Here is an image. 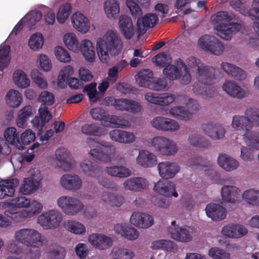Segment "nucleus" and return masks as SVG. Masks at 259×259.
<instances>
[{
	"instance_id": "obj_46",
	"label": "nucleus",
	"mask_w": 259,
	"mask_h": 259,
	"mask_svg": "<svg viewBox=\"0 0 259 259\" xmlns=\"http://www.w3.org/2000/svg\"><path fill=\"white\" fill-rule=\"evenodd\" d=\"M128 65V63L126 60H122L109 68L107 78L109 80L110 83L113 84L118 80L119 73Z\"/></svg>"
},
{
	"instance_id": "obj_26",
	"label": "nucleus",
	"mask_w": 259,
	"mask_h": 259,
	"mask_svg": "<svg viewBox=\"0 0 259 259\" xmlns=\"http://www.w3.org/2000/svg\"><path fill=\"white\" fill-rule=\"evenodd\" d=\"M223 235L232 239H238L245 236L248 230L247 228L239 224H231L224 226L222 229Z\"/></svg>"
},
{
	"instance_id": "obj_22",
	"label": "nucleus",
	"mask_w": 259,
	"mask_h": 259,
	"mask_svg": "<svg viewBox=\"0 0 259 259\" xmlns=\"http://www.w3.org/2000/svg\"><path fill=\"white\" fill-rule=\"evenodd\" d=\"M241 190L234 185H224L221 190L222 200L225 203L236 204L240 202Z\"/></svg>"
},
{
	"instance_id": "obj_51",
	"label": "nucleus",
	"mask_w": 259,
	"mask_h": 259,
	"mask_svg": "<svg viewBox=\"0 0 259 259\" xmlns=\"http://www.w3.org/2000/svg\"><path fill=\"white\" fill-rule=\"evenodd\" d=\"M39 186L36 182H33L31 179L25 178L19 188V192L22 195H30L34 193Z\"/></svg>"
},
{
	"instance_id": "obj_42",
	"label": "nucleus",
	"mask_w": 259,
	"mask_h": 259,
	"mask_svg": "<svg viewBox=\"0 0 259 259\" xmlns=\"http://www.w3.org/2000/svg\"><path fill=\"white\" fill-rule=\"evenodd\" d=\"M62 41L64 46L70 51L78 53V46L80 44L76 34L73 32H67L62 36Z\"/></svg>"
},
{
	"instance_id": "obj_40",
	"label": "nucleus",
	"mask_w": 259,
	"mask_h": 259,
	"mask_svg": "<svg viewBox=\"0 0 259 259\" xmlns=\"http://www.w3.org/2000/svg\"><path fill=\"white\" fill-rule=\"evenodd\" d=\"M187 141L192 147L207 149L211 146L209 140L197 133L190 134L188 137Z\"/></svg>"
},
{
	"instance_id": "obj_38",
	"label": "nucleus",
	"mask_w": 259,
	"mask_h": 259,
	"mask_svg": "<svg viewBox=\"0 0 259 259\" xmlns=\"http://www.w3.org/2000/svg\"><path fill=\"white\" fill-rule=\"evenodd\" d=\"M30 202V199L25 197V195L18 196L8 201L0 202V208L13 207L16 208H25L26 209Z\"/></svg>"
},
{
	"instance_id": "obj_11",
	"label": "nucleus",
	"mask_w": 259,
	"mask_h": 259,
	"mask_svg": "<svg viewBox=\"0 0 259 259\" xmlns=\"http://www.w3.org/2000/svg\"><path fill=\"white\" fill-rule=\"evenodd\" d=\"M163 74L170 79H176L181 78V82L183 84H188L191 80V76L186 64L181 61L177 63L176 66L167 65L163 70Z\"/></svg>"
},
{
	"instance_id": "obj_14",
	"label": "nucleus",
	"mask_w": 259,
	"mask_h": 259,
	"mask_svg": "<svg viewBox=\"0 0 259 259\" xmlns=\"http://www.w3.org/2000/svg\"><path fill=\"white\" fill-rule=\"evenodd\" d=\"M59 184L60 187L64 190L76 191L82 188V180L78 175L67 173L60 177Z\"/></svg>"
},
{
	"instance_id": "obj_59",
	"label": "nucleus",
	"mask_w": 259,
	"mask_h": 259,
	"mask_svg": "<svg viewBox=\"0 0 259 259\" xmlns=\"http://www.w3.org/2000/svg\"><path fill=\"white\" fill-rule=\"evenodd\" d=\"M55 98L54 94L48 91H43L40 93L37 98V101L41 103V106L47 107L53 105Z\"/></svg>"
},
{
	"instance_id": "obj_4",
	"label": "nucleus",
	"mask_w": 259,
	"mask_h": 259,
	"mask_svg": "<svg viewBox=\"0 0 259 259\" xmlns=\"http://www.w3.org/2000/svg\"><path fill=\"white\" fill-rule=\"evenodd\" d=\"M231 20L225 12H218L212 17V21L217 23L215 26L217 33L223 38L227 39L230 34L241 29L239 23H233Z\"/></svg>"
},
{
	"instance_id": "obj_47",
	"label": "nucleus",
	"mask_w": 259,
	"mask_h": 259,
	"mask_svg": "<svg viewBox=\"0 0 259 259\" xmlns=\"http://www.w3.org/2000/svg\"><path fill=\"white\" fill-rule=\"evenodd\" d=\"M13 81L18 88L25 89L30 85V80L26 73L21 69H17L13 73Z\"/></svg>"
},
{
	"instance_id": "obj_33",
	"label": "nucleus",
	"mask_w": 259,
	"mask_h": 259,
	"mask_svg": "<svg viewBox=\"0 0 259 259\" xmlns=\"http://www.w3.org/2000/svg\"><path fill=\"white\" fill-rule=\"evenodd\" d=\"M64 228L68 232L79 236H84L87 233L85 225L76 220H67L63 222Z\"/></svg>"
},
{
	"instance_id": "obj_16",
	"label": "nucleus",
	"mask_w": 259,
	"mask_h": 259,
	"mask_svg": "<svg viewBox=\"0 0 259 259\" xmlns=\"http://www.w3.org/2000/svg\"><path fill=\"white\" fill-rule=\"evenodd\" d=\"M55 157L57 166L64 171L71 170L76 165L71 154L65 148L58 149L56 152Z\"/></svg>"
},
{
	"instance_id": "obj_21",
	"label": "nucleus",
	"mask_w": 259,
	"mask_h": 259,
	"mask_svg": "<svg viewBox=\"0 0 259 259\" xmlns=\"http://www.w3.org/2000/svg\"><path fill=\"white\" fill-rule=\"evenodd\" d=\"M88 241L93 247L102 250L109 248L113 244L112 238L102 233L90 234Z\"/></svg>"
},
{
	"instance_id": "obj_25",
	"label": "nucleus",
	"mask_w": 259,
	"mask_h": 259,
	"mask_svg": "<svg viewBox=\"0 0 259 259\" xmlns=\"http://www.w3.org/2000/svg\"><path fill=\"white\" fill-rule=\"evenodd\" d=\"M19 181L16 178H9L0 181V200L6 197H13Z\"/></svg>"
},
{
	"instance_id": "obj_37",
	"label": "nucleus",
	"mask_w": 259,
	"mask_h": 259,
	"mask_svg": "<svg viewBox=\"0 0 259 259\" xmlns=\"http://www.w3.org/2000/svg\"><path fill=\"white\" fill-rule=\"evenodd\" d=\"M221 68L228 75L236 79L244 80L246 77L245 72L242 69L230 63L223 62Z\"/></svg>"
},
{
	"instance_id": "obj_17",
	"label": "nucleus",
	"mask_w": 259,
	"mask_h": 259,
	"mask_svg": "<svg viewBox=\"0 0 259 259\" xmlns=\"http://www.w3.org/2000/svg\"><path fill=\"white\" fill-rule=\"evenodd\" d=\"M157 169L159 176L165 180L174 178L180 171V166L176 162L169 161L160 162Z\"/></svg>"
},
{
	"instance_id": "obj_20",
	"label": "nucleus",
	"mask_w": 259,
	"mask_h": 259,
	"mask_svg": "<svg viewBox=\"0 0 259 259\" xmlns=\"http://www.w3.org/2000/svg\"><path fill=\"white\" fill-rule=\"evenodd\" d=\"M222 89L229 96L239 99H243L248 95L247 90L232 80H226L222 85Z\"/></svg>"
},
{
	"instance_id": "obj_62",
	"label": "nucleus",
	"mask_w": 259,
	"mask_h": 259,
	"mask_svg": "<svg viewBox=\"0 0 259 259\" xmlns=\"http://www.w3.org/2000/svg\"><path fill=\"white\" fill-rule=\"evenodd\" d=\"M54 54L56 59L60 62L67 63L71 61V56L68 51L61 46L54 49Z\"/></svg>"
},
{
	"instance_id": "obj_49",
	"label": "nucleus",
	"mask_w": 259,
	"mask_h": 259,
	"mask_svg": "<svg viewBox=\"0 0 259 259\" xmlns=\"http://www.w3.org/2000/svg\"><path fill=\"white\" fill-rule=\"evenodd\" d=\"M135 78L140 87L149 88L153 78V73L148 69L142 70L138 73Z\"/></svg>"
},
{
	"instance_id": "obj_18",
	"label": "nucleus",
	"mask_w": 259,
	"mask_h": 259,
	"mask_svg": "<svg viewBox=\"0 0 259 259\" xmlns=\"http://www.w3.org/2000/svg\"><path fill=\"white\" fill-rule=\"evenodd\" d=\"M158 21V15L154 13H148L139 17L136 23V29L139 35L143 34L148 29L154 27Z\"/></svg>"
},
{
	"instance_id": "obj_63",
	"label": "nucleus",
	"mask_w": 259,
	"mask_h": 259,
	"mask_svg": "<svg viewBox=\"0 0 259 259\" xmlns=\"http://www.w3.org/2000/svg\"><path fill=\"white\" fill-rule=\"evenodd\" d=\"M249 13L256 18L253 23L252 26L254 31L259 36V0H253Z\"/></svg>"
},
{
	"instance_id": "obj_13",
	"label": "nucleus",
	"mask_w": 259,
	"mask_h": 259,
	"mask_svg": "<svg viewBox=\"0 0 259 259\" xmlns=\"http://www.w3.org/2000/svg\"><path fill=\"white\" fill-rule=\"evenodd\" d=\"M168 233L170 238L182 243H188L193 239L192 228L184 226L180 227L176 221L171 222L168 227Z\"/></svg>"
},
{
	"instance_id": "obj_32",
	"label": "nucleus",
	"mask_w": 259,
	"mask_h": 259,
	"mask_svg": "<svg viewBox=\"0 0 259 259\" xmlns=\"http://www.w3.org/2000/svg\"><path fill=\"white\" fill-rule=\"evenodd\" d=\"M217 162L222 168L227 172L236 170L240 165V163L237 159L224 153L219 155Z\"/></svg>"
},
{
	"instance_id": "obj_23",
	"label": "nucleus",
	"mask_w": 259,
	"mask_h": 259,
	"mask_svg": "<svg viewBox=\"0 0 259 259\" xmlns=\"http://www.w3.org/2000/svg\"><path fill=\"white\" fill-rule=\"evenodd\" d=\"M71 22L73 28L81 33H87L91 29L90 21L81 13L76 12L73 14L71 16Z\"/></svg>"
},
{
	"instance_id": "obj_31",
	"label": "nucleus",
	"mask_w": 259,
	"mask_h": 259,
	"mask_svg": "<svg viewBox=\"0 0 259 259\" xmlns=\"http://www.w3.org/2000/svg\"><path fill=\"white\" fill-rule=\"evenodd\" d=\"M205 211L208 218L215 221L224 220L227 215L226 209L218 204H208L205 207Z\"/></svg>"
},
{
	"instance_id": "obj_24",
	"label": "nucleus",
	"mask_w": 259,
	"mask_h": 259,
	"mask_svg": "<svg viewBox=\"0 0 259 259\" xmlns=\"http://www.w3.org/2000/svg\"><path fill=\"white\" fill-rule=\"evenodd\" d=\"M114 230L116 234L127 241H135L140 236V233L136 228L126 223L116 224Z\"/></svg>"
},
{
	"instance_id": "obj_57",
	"label": "nucleus",
	"mask_w": 259,
	"mask_h": 259,
	"mask_svg": "<svg viewBox=\"0 0 259 259\" xmlns=\"http://www.w3.org/2000/svg\"><path fill=\"white\" fill-rule=\"evenodd\" d=\"M81 132L87 136L100 137L104 135L100 127L95 123H85L81 127Z\"/></svg>"
},
{
	"instance_id": "obj_58",
	"label": "nucleus",
	"mask_w": 259,
	"mask_h": 259,
	"mask_svg": "<svg viewBox=\"0 0 259 259\" xmlns=\"http://www.w3.org/2000/svg\"><path fill=\"white\" fill-rule=\"evenodd\" d=\"M10 52L9 46L6 45L0 46V70H3L9 65L10 62Z\"/></svg>"
},
{
	"instance_id": "obj_60",
	"label": "nucleus",
	"mask_w": 259,
	"mask_h": 259,
	"mask_svg": "<svg viewBox=\"0 0 259 259\" xmlns=\"http://www.w3.org/2000/svg\"><path fill=\"white\" fill-rule=\"evenodd\" d=\"M65 254V249L59 245L50 246L47 251L49 259H64Z\"/></svg>"
},
{
	"instance_id": "obj_56",
	"label": "nucleus",
	"mask_w": 259,
	"mask_h": 259,
	"mask_svg": "<svg viewBox=\"0 0 259 259\" xmlns=\"http://www.w3.org/2000/svg\"><path fill=\"white\" fill-rule=\"evenodd\" d=\"M106 118L103 125L106 127H112L114 125L125 127L129 125V122L127 120L116 115H109L107 113Z\"/></svg>"
},
{
	"instance_id": "obj_9",
	"label": "nucleus",
	"mask_w": 259,
	"mask_h": 259,
	"mask_svg": "<svg viewBox=\"0 0 259 259\" xmlns=\"http://www.w3.org/2000/svg\"><path fill=\"white\" fill-rule=\"evenodd\" d=\"M30 202L26 209L16 212L7 209L5 211V214L16 222H23L26 219L33 218L42 211L44 205L41 202L36 199H30Z\"/></svg>"
},
{
	"instance_id": "obj_12",
	"label": "nucleus",
	"mask_w": 259,
	"mask_h": 259,
	"mask_svg": "<svg viewBox=\"0 0 259 259\" xmlns=\"http://www.w3.org/2000/svg\"><path fill=\"white\" fill-rule=\"evenodd\" d=\"M198 46L204 51L217 56L225 51V46L215 36L210 35L201 36L198 40Z\"/></svg>"
},
{
	"instance_id": "obj_2",
	"label": "nucleus",
	"mask_w": 259,
	"mask_h": 259,
	"mask_svg": "<svg viewBox=\"0 0 259 259\" xmlns=\"http://www.w3.org/2000/svg\"><path fill=\"white\" fill-rule=\"evenodd\" d=\"M89 155L94 159L105 163L109 162L112 155L115 152V148L110 144H106L93 138L87 140Z\"/></svg>"
},
{
	"instance_id": "obj_6",
	"label": "nucleus",
	"mask_w": 259,
	"mask_h": 259,
	"mask_svg": "<svg viewBox=\"0 0 259 259\" xmlns=\"http://www.w3.org/2000/svg\"><path fill=\"white\" fill-rule=\"evenodd\" d=\"M148 146L153 150L165 156L175 155L179 151L177 143L172 139L164 136H157L151 139Z\"/></svg>"
},
{
	"instance_id": "obj_10",
	"label": "nucleus",
	"mask_w": 259,
	"mask_h": 259,
	"mask_svg": "<svg viewBox=\"0 0 259 259\" xmlns=\"http://www.w3.org/2000/svg\"><path fill=\"white\" fill-rule=\"evenodd\" d=\"M62 220V214L58 210L51 209L38 215L36 222L44 230H53L60 226Z\"/></svg>"
},
{
	"instance_id": "obj_50",
	"label": "nucleus",
	"mask_w": 259,
	"mask_h": 259,
	"mask_svg": "<svg viewBox=\"0 0 259 259\" xmlns=\"http://www.w3.org/2000/svg\"><path fill=\"white\" fill-rule=\"evenodd\" d=\"M105 170L108 175L114 177L125 178L131 175V171L128 168L121 165L107 166Z\"/></svg>"
},
{
	"instance_id": "obj_3",
	"label": "nucleus",
	"mask_w": 259,
	"mask_h": 259,
	"mask_svg": "<svg viewBox=\"0 0 259 259\" xmlns=\"http://www.w3.org/2000/svg\"><path fill=\"white\" fill-rule=\"evenodd\" d=\"M187 64V69L195 73L197 81L202 84H209L215 80V74L213 68L204 65L194 57L189 58ZM188 71L189 72V70Z\"/></svg>"
},
{
	"instance_id": "obj_8",
	"label": "nucleus",
	"mask_w": 259,
	"mask_h": 259,
	"mask_svg": "<svg viewBox=\"0 0 259 259\" xmlns=\"http://www.w3.org/2000/svg\"><path fill=\"white\" fill-rule=\"evenodd\" d=\"M243 143L246 145L240 149L241 159L245 162H250L254 158V150H259V133L247 131L242 135Z\"/></svg>"
},
{
	"instance_id": "obj_28",
	"label": "nucleus",
	"mask_w": 259,
	"mask_h": 259,
	"mask_svg": "<svg viewBox=\"0 0 259 259\" xmlns=\"http://www.w3.org/2000/svg\"><path fill=\"white\" fill-rule=\"evenodd\" d=\"M153 190L157 194L166 197L178 196L175 184L170 182L159 180L155 184Z\"/></svg>"
},
{
	"instance_id": "obj_64",
	"label": "nucleus",
	"mask_w": 259,
	"mask_h": 259,
	"mask_svg": "<svg viewBox=\"0 0 259 259\" xmlns=\"http://www.w3.org/2000/svg\"><path fill=\"white\" fill-rule=\"evenodd\" d=\"M208 255L213 259H230L231 257L229 252L217 247L211 248Z\"/></svg>"
},
{
	"instance_id": "obj_29",
	"label": "nucleus",
	"mask_w": 259,
	"mask_h": 259,
	"mask_svg": "<svg viewBox=\"0 0 259 259\" xmlns=\"http://www.w3.org/2000/svg\"><path fill=\"white\" fill-rule=\"evenodd\" d=\"M119 30L126 39L132 38L135 35V29L132 18L125 15H121L118 22Z\"/></svg>"
},
{
	"instance_id": "obj_52",
	"label": "nucleus",
	"mask_w": 259,
	"mask_h": 259,
	"mask_svg": "<svg viewBox=\"0 0 259 259\" xmlns=\"http://www.w3.org/2000/svg\"><path fill=\"white\" fill-rule=\"evenodd\" d=\"M74 72L73 67L70 65H65L62 67L58 76V85L61 88H64L69 80V78L73 74Z\"/></svg>"
},
{
	"instance_id": "obj_30",
	"label": "nucleus",
	"mask_w": 259,
	"mask_h": 259,
	"mask_svg": "<svg viewBox=\"0 0 259 259\" xmlns=\"http://www.w3.org/2000/svg\"><path fill=\"white\" fill-rule=\"evenodd\" d=\"M78 52H80L83 58L89 63L95 62L96 57L95 47L92 41L88 39H82L79 46Z\"/></svg>"
},
{
	"instance_id": "obj_55",
	"label": "nucleus",
	"mask_w": 259,
	"mask_h": 259,
	"mask_svg": "<svg viewBox=\"0 0 259 259\" xmlns=\"http://www.w3.org/2000/svg\"><path fill=\"white\" fill-rule=\"evenodd\" d=\"M44 44V37L40 32H36L31 35L28 42L30 49L33 51H38L41 49Z\"/></svg>"
},
{
	"instance_id": "obj_41",
	"label": "nucleus",
	"mask_w": 259,
	"mask_h": 259,
	"mask_svg": "<svg viewBox=\"0 0 259 259\" xmlns=\"http://www.w3.org/2000/svg\"><path fill=\"white\" fill-rule=\"evenodd\" d=\"M110 255L112 257L118 259H134L136 257L135 251L124 246H114L111 249Z\"/></svg>"
},
{
	"instance_id": "obj_45",
	"label": "nucleus",
	"mask_w": 259,
	"mask_h": 259,
	"mask_svg": "<svg viewBox=\"0 0 259 259\" xmlns=\"http://www.w3.org/2000/svg\"><path fill=\"white\" fill-rule=\"evenodd\" d=\"M249 116L236 115L233 117L231 126L236 130H245L244 134L247 131H251Z\"/></svg>"
},
{
	"instance_id": "obj_43",
	"label": "nucleus",
	"mask_w": 259,
	"mask_h": 259,
	"mask_svg": "<svg viewBox=\"0 0 259 259\" xmlns=\"http://www.w3.org/2000/svg\"><path fill=\"white\" fill-rule=\"evenodd\" d=\"M104 10L109 19H116L120 10V3L117 0H106L104 3Z\"/></svg>"
},
{
	"instance_id": "obj_1",
	"label": "nucleus",
	"mask_w": 259,
	"mask_h": 259,
	"mask_svg": "<svg viewBox=\"0 0 259 259\" xmlns=\"http://www.w3.org/2000/svg\"><path fill=\"white\" fill-rule=\"evenodd\" d=\"M121 46L119 35L113 30H107L96 41V51L100 61L103 64L108 63L111 57L118 53Z\"/></svg>"
},
{
	"instance_id": "obj_61",
	"label": "nucleus",
	"mask_w": 259,
	"mask_h": 259,
	"mask_svg": "<svg viewBox=\"0 0 259 259\" xmlns=\"http://www.w3.org/2000/svg\"><path fill=\"white\" fill-rule=\"evenodd\" d=\"M30 75L33 82L38 87L42 89L47 88L48 83L46 79L37 69L32 70Z\"/></svg>"
},
{
	"instance_id": "obj_48",
	"label": "nucleus",
	"mask_w": 259,
	"mask_h": 259,
	"mask_svg": "<svg viewBox=\"0 0 259 259\" xmlns=\"http://www.w3.org/2000/svg\"><path fill=\"white\" fill-rule=\"evenodd\" d=\"M242 198L248 205L253 207H259V190L249 189L242 194Z\"/></svg>"
},
{
	"instance_id": "obj_54",
	"label": "nucleus",
	"mask_w": 259,
	"mask_h": 259,
	"mask_svg": "<svg viewBox=\"0 0 259 259\" xmlns=\"http://www.w3.org/2000/svg\"><path fill=\"white\" fill-rule=\"evenodd\" d=\"M169 113L174 118L179 120H188L192 117V112L185 110L182 106H175L169 110Z\"/></svg>"
},
{
	"instance_id": "obj_34",
	"label": "nucleus",
	"mask_w": 259,
	"mask_h": 259,
	"mask_svg": "<svg viewBox=\"0 0 259 259\" xmlns=\"http://www.w3.org/2000/svg\"><path fill=\"white\" fill-rule=\"evenodd\" d=\"M204 133L211 139H223L226 134L224 127L219 124H207L203 128Z\"/></svg>"
},
{
	"instance_id": "obj_53",
	"label": "nucleus",
	"mask_w": 259,
	"mask_h": 259,
	"mask_svg": "<svg viewBox=\"0 0 259 259\" xmlns=\"http://www.w3.org/2000/svg\"><path fill=\"white\" fill-rule=\"evenodd\" d=\"M6 103L13 108L18 107L22 103V96L17 90L12 89L6 95Z\"/></svg>"
},
{
	"instance_id": "obj_35",
	"label": "nucleus",
	"mask_w": 259,
	"mask_h": 259,
	"mask_svg": "<svg viewBox=\"0 0 259 259\" xmlns=\"http://www.w3.org/2000/svg\"><path fill=\"white\" fill-rule=\"evenodd\" d=\"M99 200L103 204L113 207H119L123 202L122 197L108 191H104L100 194Z\"/></svg>"
},
{
	"instance_id": "obj_19",
	"label": "nucleus",
	"mask_w": 259,
	"mask_h": 259,
	"mask_svg": "<svg viewBox=\"0 0 259 259\" xmlns=\"http://www.w3.org/2000/svg\"><path fill=\"white\" fill-rule=\"evenodd\" d=\"M149 187V182L142 177H132L126 179L122 184V188L125 191L134 192H142Z\"/></svg>"
},
{
	"instance_id": "obj_5",
	"label": "nucleus",
	"mask_w": 259,
	"mask_h": 259,
	"mask_svg": "<svg viewBox=\"0 0 259 259\" xmlns=\"http://www.w3.org/2000/svg\"><path fill=\"white\" fill-rule=\"evenodd\" d=\"M14 239L27 247H39L44 244V237L37 230L25 228L16 230L14 234Z\"/></svg>"
},
{
	"instance_id": "obj_7",
	"label": "nucleus",
	"mask_w": 259,
	"mask_h": 259,
	"mask_svg": "<svg viewBox=\"0 0 259 259\" xmlns=\"http://www.w3.org/2000/svg\"><path fill=\"white\" fill-rule=\"evenodd\" d=\"M56 205L64 214L69 216H75L83 211V203L75 197L62 195L56 200Z\"/></svg>"
},
{
	"instance_id": "obj_15",
	"label": "nucleus",
	"mask_w": 259,
	"mask_h": 259,
	"mask_svg": "<svg viewBox=\"0 0 259 259\" xmlns=\"http://www.w3.org/2000/svg\"><path fill=\"white\" fill-rule=\"evenodd\" d=\"M130 222L138 228L147 229L154 225V219L153 216L149 213L135 211L131 214Z\"/></svg>"
},
{
	"instance_id": "obj_36",
	"label": "nucleus",
	"mask_w": 259,
	"mask_h": 259,
	"mask_svg": "<svg viewBox=\"0 0 259 259\" xmlns=\"http://www.w3.org/2000/svg\"><path fill=\"white\" fill-rule=\"evenodd\" d=\"M216 80L209 84H202L199 82H195L193 87V90L196 94L200 95L204 99L213 97L216 95L215 89L211 86Z\"/></svg>"
},
{
	"instance_id": "obj_39",
	"label": "nucleus",
	"mask_w": 259,
	"mask_h": 259,
	"mask_svg": "<svg viewBox=\"0 0 259 259\" xmlns=\"http://www.w3.org/2000/svg\"><path fill=\"white\" fill-rule=\"evenodd\" d=\"M3 137L7 143L14 145L20 150L23 149V144L19 139L18 133L15 127L10 126L5 129Z\"/></svg>"
},
{
	"instance_id": "obj_44",
	"label": "nucleus",
	"mask_w": 259,
	"mask_h": 259,
	"mask_svg": "<svg viewBox=\"0 0 259 259\" xmlns=\"http://www.w3.org/2000/svg\"><path fill=\"white\" fill-rule=\"evenodd\" d=\"M150 247L153 250H163L169 252H176L177 246L172 241L167 239H159L153 241Z\"/></svg>"
},
{
	"instance_id": "obj_27",
	"label": "nucleus",
	"mask_w": 259,
	"mask_h": 259,
	"mask_svg": "<svg viewBox=\"0 0 259 259\" xmlns=\"http://www.w3.org/2000/svg\"><path fill=\"white\" fill-rule=\"evenodd\" d=\"M137 164L144 168H152L157 164L156 155L147 150H141L136 160Z\"/></svg>"
}]
</instances>
